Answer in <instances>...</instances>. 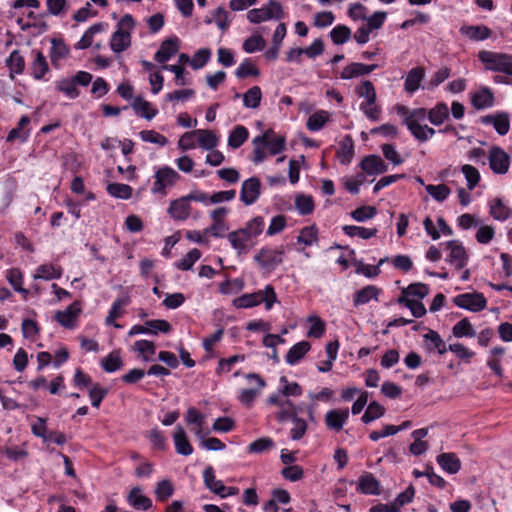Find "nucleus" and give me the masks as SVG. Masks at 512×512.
I'll return each mask as SVG.
<instances>
[{"mask_svg":"<svg viewBox=\"0 0 512 512\" xmlns=\"http://www.w3.org/2000/svg\"><path fill=\"white\" fill-rule=\"evenodd\" d=\"M489 165L495 174H506L510 166V156L500 147H493L488 156Z\"/></svg>","mask_w":512,"mask_h":512,"instance_id":"ddd939ff","label":"nucleus"},{"mask_svg":"<svg viewBox=\"0 0 512 512\" xmlns=\"http://www.w3.org/2000/svg\"><path fill=\"white\" fill-rule=\"evenodd\" d=\"M284 254L283 246L276 249L264 247L254 256V260L261 268L272 271L283 262Z\"/></svg>","mask_w":512,"mask_h":512,"instance_id":"6e6552de","label":"nucleus"},{"mask_svg":"<svg viewBox=\"0 0 512 512\" xmlns=\"http://www.w3.org/2000/svg\"><path fill=\"white\" fill-rule=\"evenodd\" d=\"M460 32L474 41H482L489 38L492 34V31L483 25L477 26H463L460 29Z\"/></svg>","mask_w":512,"mask_h":512,"instance_id":"473e14b6","label":"nucleus"},{"mask_svg":"<svg viewBox=\"0 0 512 512\" xmlns=\"http://www.w3.org/2000/svg\"><path fill=\"white\" fill-rule=\"evenodd\" d=\"M359 97L365 98L369 103L376 102L377 94L373 83L369 80L363 81L355 90Z\"/></svg>","mask_w":512,"mask_h":512,"instance_id":"e2e57ef3","label":"nucleus"},{"mask_svg":"<svg viewBox=\"0 0 512 512\" xmlns=\"http://www.w3.org/2000/svg\"><path fill=\"white\" fill-rule=\"evenodd\" d=\"M262 92L259 86H253L243 94V105L246 108L256 109L260 106Z\"/></svg>","mask_w":512,"mask_h":512,"instance_id":"8fccbe9b","label":"nucleus"},{"mask_svg":"<svg viewBox=\"0 0 512 512\" xmlns=\"http://www.w3.org/2000/svg\"><path fill=\"white\" fill-rule=\"evenodd\" d=\"M69 53L68 47L61 39L53 38L51 40V49H50V60L51 63L56 66L58 62L65 58Z\"/></svg>","mask_w":512,"mask_h":512,"instance_id":"a19ab883","label":"nucleus"},{"mask_svg":"<svg viewBox=\"0 0 512 512\" xmlns=\"http://www.w3.org/2000/svg\"><path fill=\"white\" fill-rule=\"evenodd\" d=\"M295 206L299 214L306 216L314 211V200L310 195L300 194L295 198Z\"/></svg>","mask_w":512,"mask_h":512,"instance_id":"bf43d9fd","label":"nucleus"},{"mask_svg":"<svg viewBox=\"0 0 512 512\" xmlns=\"http://www.w3.org/2000/svg\"><path fill=\"white\" fill-rule=\"evenodd\" d=\"M452 333L457 338L469 337L472 338L476 335V332L467 318H463L458 321L452 328Z\"/></svg>","mask_w":512,"mask_h":512,"instance_id":"864d4df0","label":"nucleus"},{"mask_svg":"<svg viewBox=\"0 0 512 512\" xmlns=\"http://www.w3.org/2000/svg\"><path fill=\"white\" fill-rule=\"evenodd\" d=\"M135 26L130 14L124 15L117 23V29L110 39V48L115 53H122L131 45V31Z\"/></svg>","mask_w":512,"mask_h":512,"instance_id":"f03ea898","label":"nucleus"},{"mask_svg":"<svg viewBox=\"0 0 512 512\" xmlns=\"http://www.w3.org/2000/svg\"><path fill=\"white\" fill-rule=\"evenodd\" d=\"M203 481L207 489L212 493L219 495L221 498H225L226 486L221 480H217L215 477V471L212 466H207L203 472Z\"/></svg>","mask_w":512,"mask_h":512,"instance_id":"412c9836","label":"nucleus"},{"mask_svg":"<svg viewBox=\"0 0 512 512\" xmlns=\"http://www.w3.org/2000/svg\"><path fill=\"white\" fill-rule=\"evenodd\" d=\"M264 227V218L262 216H256L248 221L246 226L241 229L253 240L263 232Z\"/></svg>","mask_w":512,"mask_h":512,"instance_id":"5fc2aeb1","label":"nucleus"},{"mask_svg":"<svg viewBox=\"0 0 512 512\" xmlns=\"http://www.w3.org/2000/svg\"><path fill=\"white\" fill-rule=\"evenodd\" d=\"M300 408L295 406L293 402L289 399L281 402V407L279 412L276 415V418L279 422H285L288 420H293L299 414Z\"/></svg>","mask_w":512,"mask_h":512,"instance_id":"a18cd8bd","label":"nucleus"},{"mask_svg":"<svg viewBox=\"0 0 512 512\" xmlns=\"http://www.w3.org/2000/svg\"><path fill=\"white\" fill-rule=\"evenodd\" d=\"M361 168L369 175L385 173L388 169L386 163L378 155H369L361 161Z\"/></svg>","mask_w":512,"mask_h":512,"instance_id":"4be33fe9","label":"nucleus"},{"mask_svg":"<svg viewBox=\"0 0 512 512\" xmlns=\"http://www.w3.org/2000/svg\"><path fill=\"white\" fill-rule=\"evenodd\" d=\"M378 66L376 64L366 65L363 63L354 62L347 65L341 72L342 79H352L363 75H368L374 71Z\"/></svg>","mask_w":512,"mask_h":512,"instance_id":"b1692460","label":"nucleus"},{"mask_svg":"<svg viewBox=\"0 0 512 512\" xmlns=\"http://www.w3.org/2000/svg\"><path fill=\"white\" fill-rule=\"evenodd\" d=\"M395 109L397 114L403 117L402 123L418 141L426 142L435 135L434 128L422 124L427 116L425 108L410 109L405 105H397Z\"/></svg>","mask_w":512,"mask_h":512,"instance_id":"f257e3e1","label":"nucleus"},{"mask_svg":"<svg viewBox=\"0 0 512 512\" xmlns=\"http://www.w3.org/2000/svg\"><path fill=\"white\" fill-rule=\"evenodd\" d=\"M248 136L249 132L247 128L242 125H237L229 134L228 145L233 149H237L244 144Z\"/></svg>","mask_w":512,"mask_h":512,"instance_id":"49530a36","label":"nucleus"},{"mask_svg":"<svg viewBox=\"0 0 512 512\" xmlns=\"http://www.w3.org/2000/svg\"><path fill=\"white\" fill-rule=\"evenodd\" d=\"M274 446L275 443L271 438L262 437L250 443L247 451L248 453L261 454L272 449Z\"/></svg>","mask_w":512,"mask_h":512,"instance_id":"0e129e2a","label":"nucleus"},{"mask_svg":"<svg viewBox=\"0 0 512 512\" xmlns=\"http://www.w3.org/2000/svg\"><path fill=\"white\" fill-rule=\"evenodd\" d=\"M81 312V309L78 307L77 303H73L68 306L63 311H57L55 314L56 320L66 328H72L74 326V322Z\"/></svg>","mask_w":512,"mask_h":512,"instance_id":"c85d7f7f","label":"nucleus"},{"mask_svg":"<svg viewBox=\"0 0 512 512\" xmlns=\"http://www.w3.org/2000/svg\"><path fill=\"white\" fill-rule=\"evenodd\" d=\"M424 75H425V73H424V70L422 67L412 68L408 72L406 79H405V83H404L405 90L408 93H414L416 90H418L420 87L421 81L424 78Z\"/></svg>","mask_w":512,"mask_h":512,"instance_id":"f704fd0d","label":"nucleus"},{"mask_svg":"<svg viewBox=\"0 0 512 512\" xmlns=\"http://www.w3.org/2000/svg\"><path fill=\"white\" fill-rule=\"evenodd\" d=\"M173 439L175 450L178 454L183 456H189L193 453V447L190 444L186 432L182 426H176Z\"/></svg>","mask_w":512,"mask_h":512,"instance_id":"a878e982","label":"nucleus"},{"mask_svg":"<svg viewBox=\"0 0 512 512\" xmlns=\"http://www.w3.org/2000/svg\"><path fill=\"white\" fill-rule=\"evenodd\" d=\"M132 108L137 115H140L147 120L153 119L158 113V110L153 108L150 102L144 100L141 97H136L134 99Z\"/></svg>","mask_w":512,"mask_h":512,"instance_id":"e433bc0d","label":"nucleus"},{"mask_svg":"<svg viewBox=\"0 0 512 512\" xmlns=\"http://www.w3.org/2000/svg\"><path fill=\"white\" fill-rule=\"evenodd\" d=\"M454 303L460 308L479 312L486 308L487 300L481 293H463L454 298Z\"/></svg>","mask_w":512,"mask_h":512,"instance_id":"9d476101","label":"nucleus"},{"mask_svg":"<svg viewBox=\"0 0 512 512\" xmlns=\"http://www.w3.org/2000/svg\"><path fill=\"white\" fill-rule=\"evenodd\" d=\"M193 133H196L199 147L205 150H212L218 145L219 139L211 130L197 129L193 130Z\"/></svg>","mask_w":512,"mask_h":512,"instance_id":"7c9ffc66","label":"nucleus"},{"mask_svg":"<svg viewBox=\"0 0 512 512\" xmlns=\"http://www.w3.org/2000/svg\"><path fill=\"white\" fill-rule=\"evenodd\" d=\"M30 123V118L26 115L22 116L18 122V126L16 128H13L8 136L7 141L12 142L16 139H20L22 142L26 141L29 133L23 131V128L27 126Z\"/></svg>","mask_w":512,"mask_h":512,"instance_id":"052dcab7","label":"nucleus"},{"mask_svg":"<svg viewBox=\"0 0 512 512\" xmlns=\"http://www.w3.org/2000/svg\"><path fill=\"white\" fill-rule=\"evenodd\" d=\"M171 331V325L168 321L158 319V320H148L145 322V325H134L128 332L129 336H135L138 334H154L156 335L158 332L169 333Z\"/></svg>","mask_w":512,"mask_h":512,"instance_id":"f8f14e48","label":"nucleus"},{"mask_svg":"<svg viewBox=\"0 0 512 512\" xmlns=\"http://www.w3.org/2000/svg\"><path fill=\"white\" fill-rule=\"evenodd\" d=\"M174 493V486L168 479H163L156 484L155 496L160 502L167 501Z\"/></svg>","mask_w":512,"mask_h":512,"instance_id":"13d9d810","label":"nucleus"},{"mask_svg":"<svg viewBox=\"0 0 512 512\" xmlns=\"http://www.w3.org/2000/svg\"><path fill=\"white\" fill-rule=\"evenodd\" d=\"M311 345L308 341H301L293 345L286 354V362L295 365L310 350Z\"/></svg>","mask_w":512,"mask_h":512,"instance_id":"72a5a7b5","label":"nucleus"},{"mask_svg":"<svg viewBox=\"0 0 512 512\" xmlns=\"http://www.w3.org/2000/svg\"><path fill=\"white\" fill-rule=\"evenodd\" d=\"M343 231L346 235L350 237L357 236L361 239H370L374 237L378 232L376 228L370 229L355 225H345L343 226Z\"/></svg>","mask_w":512,"mask_h":512,"instance_id":"3c124183","label":"nucleus"},{"mask_svg":"<svg viewBox=\"0 0 512 512\" xmlns=\"http://www.w3.org/2000/svg\"><path fill=\"white\" fill-rule=\"evenodd\" d=\"M379 488L380 483L372 473L365 472L359 477L357 490L362 494L378 495Z\"/></svg>","mask_w":512,"mask_h":512,"instance_id":"5701e85b","label":"nucleus"},{"mask_svg":"<svg viewBox=\"0 0 512 512\" xmlns=\"http://www.w3.org/2000/svg\"><path fill=\"white\" fill-rule=\"evenodd\" d=\"M379 292H380L379 289L373 285H368V286L358 290L354 294V299H353L354 306L358 307L360 305H364L372 299L377 300Z\"/></svg>","mask_w":512,"mask_h":512,"instance_id":"58836bf2","label":"nucleus"},{"mask_svg":"<svg viewBox=\"0 0 512 512\" xmlns=\"http://www.w3.org/2000/svg\"><path fill=\"white\" fill-rule=\"evenodd\" d=\"M353 155H354L353 140H352L351 136L347 135L340 142V147L337 152V156L342 164L347 165L351 162Z\"/></svg>","mask_w":512,"mask_h":512,"instance_id":"79ce46f5","label":"nucleus"},{"mask_svg":"<svg viewBox=\"0 0 512 512\" xmlns=\"http://www.w3.org/2000/svg\"><path fill=\"white\" fill-rule=\"evenodd\" d=\"M201 257V252L194 248L190 250L180 261H178L175 266L177 269L182 271L190 270L194 263L198 261Z\"/></svg>","mask_w":512,"mask_h":512,"instance_id":"774afa93","label":"nucleus"},{"mask_svg":"<svg viewBox=\"0 0 512 512\" xmlns=\"http://www.w3.org/2000/svg\"><path fill=\"white\" fill-rule=\"evenodd\" d=\"M133 350L138 352L144 361H150L151 356L155 353V345L148 340H138L134 343Z\"/></svg>","mask_w":512,"mask_h":512,"instance_id":"338daca9","label":"nucleus"},{"mask_svg":"<svg viewBox=\"0 0 512 512\" xmlns=\"http://www.w3.org/2000/svg\"><path fill=\"white\" fill-rule=\"evenodd\" d=\"M512 210L506 206L501 199L497 198L490 202V215L498 221L507 220Z\"/></svg>","mask_w":512,"mask_h":512,"instance_id":"37998d69","label":"nucleus"},{"mask_svg":"<svg viewBox=\"0 0 512 512\" xmlns=\"http://www.w3.org/2000/svg\"><path fill=\"white\" fill-rule=\"evenodd\" d=\"M428 120L436 126H439L449 118V109L446 103H437L430 110H426Z\"/></svg>","mask_w":512,"mask_h":512,"instance_id":"c756f323","label":"nucleus"},{"mask_svg":"<svg viewBox=\"0 0 512 512\" xmlns=\"http://www.w3.org/2000/svg\"><path fill=\"white\" fill-rule=\"evenodd\" d=\"M330 114L325 110H319L313 113L307 120L306 127L310 131H319L329 121Z\"/></svg>","mask_w":512,"mask_h":512,"instance_id":"c03bdc74","label":"nucleus"},{"mask_svg":"<svg viewBox=\"0 0 512 512\" xmlns=\"http://www.w3.org/2000/svg\"><path fill=\"white\" fill-rule=\"evenodd\" d=\"M437 463L449 474H455L461 469V461L455 453H441L437 456Z\"/></svg>","mask_w":512,"mask_h":512,"instance_id":"cd10ccee","label":"nucleus"},{"mask_svg":"<svg viewBox=\"0 0 512 512\" xmlns=\"http://www.w3.org/2000/svg\"><path fill=\"white\" fill-rule=\"evenodd\" d=\"M6 66L10 71V78L14 79L15 74H22L25 69V60L19 50H13L6 59Z\"/></svg>","mask_w":512,"mask_h":512,"instance_id":"c9c22d12","label":"nucleus"},{"mask_svg":"<svg viewBox=\"0 0 512 512\" xmlns=\"http://www.w3.org/2000/svg\"><path fill=\"white\" fill-rule=\"evenodd\" d=\"M103 29V23H95L92 26H90L85 31L82 38L75 44V49L83 50L89 48L93 43L94 36L103 31Z\"/></svg>","mask_w":512,"mask_h":512,"instance_id":"ea45409f","label":"nucleus"},{"mask_svg":"<svg viewBox=\"0 0 512 512\" xmlns=\"http://www.w3.org/2000/svg\"><path fill=\"white\" fill-rule=\"evenodd\" d=\"M445 246L449 250L446 261L457 270L463 269L467 265L468 254L462 243L458 240H451L446 242Z\"/></svg>","mask_w":512,"mask_h":512,"instance_id":"1a4fd4ad","label":"nucleus"},{"mask_svg":"<svg viewBox=\"0 0 512 512\" xmlns=\"http://www.w3.org/2000/svg\"><path fill=\"white\" fill-rule=\"evenodd\" d=\"M349 418L348 409L329 410L325 415V424L328 429L340 431Z\"/></svg>","mask_w":512,"mask_h":512,"instance_id":"a211bd4d","label":"nucleus"},{"mask_svg":"<svg viewBox=\"0 0 512 512\" xmlns=\"http://www.w3.org/2000/svg\"><path fill=\"white\" fill-rule=\"evenodd\" d=\"M317 240L318 230L315 225L302 228L297 237V242L304 246H312Z\"/></svg>","mask_w":512,"mask_h":512,"instance_id":"6e6d98bb","label":"nucleus"},{"mask_svg":"<svg viewBox=\"0 0 512 512\" xmlns=\"http://www.w3.org/2000/svg\"><path fill=\"white\" fill-rule=\"evenodd\" d=\"M471 103L477 110L490 108L494 105V95L489 88L484 87L471 95Z\"/></svg>","mask_w":512,"mask_h":512,"instance_id":"bb28decb","label":"nucleus"},{"mask_svg":"<svg viewBox=\"0 0 512 512\" xmlns=\"http://www.w3.org/2000/svg\"><path fill=\"white\" fill-rule=\"evenodd\" d=\"M259 74V69L250 61V59H245L235 71V75L239 79L247 78L249 76L257 77Z\"/></svg>","mask_w":512,"mask_h":512,"instance_id":"69168bd1","label":"nucleus"},{"mask_svg":"<svg viewBox=\"0 0 512 512\" xmlns=\"http://www.w3.org/2000/svg\"><path fill=\"white\" fill-rule=\"evenodd\" d=\"M57 91L65 94L70 99H75L80 95L79 89L76 87L72 77L62 78L55 83Z\"/></svg>","mask_w":512,"mask_h":512,"instance_id":"09e8293b","label":"nucleus"},{"mask_svg":"<svg viewBox=\"0 0 512 512\" xmlns=\"http://www.w3.org/2000/svg\"><path fill=\"white\" fill-rule=\"evenodd\" d=\"M153 178L152 194L166 196L168 190L178 183L181 176L170 166H162L155 171Z\"/></svg>","mask_w":512,"mask_h":512,"instance_id":"423d86ee","label":"nucleus"},{"mask_svg":"<svg viewBox=\"0 0 512 512\" xmlns=\"http://www.w3.org/2000/svg\"><path fill=\"white\" fill-rule=\"evenodd\" d=\"M196 437L201 441L202 447L211 451H219L225 449V444L218 438H205L203 429H195Z\"/></svg>","mask_w":512,"mask_h":512,"instance_id":"4d7b16f0","label":"nucleus"},{"mask_svg":"<svg viewBox=\"0 0 512 512\" xmlns=\"http://www.w3.org/2000/svg\"><path fill=\"white\" fill-rule=\"evenodd\" d=\"M478 58L487 70L512 76V55L483 50L478 53Z\"/></svg>","mask_w":512,"mask_h":512,"instance_id":"39448f33","label":"nucleus"},{"mask_svg":"<svg viewBox=\"0 0 512 512\" xmlns=\"http://www.w3.org/2000/svg\"><path fill=\"white\" fill-rule=\"evenodd\" d=\"M62 267L53 264H42L37 267L34 279L53 280L62 276Z\"/></svg>","mask_w":512,"mask_h":512,"instance_id":"2f4dec72","label":"nucleus"},{"mask_svg":"<svg viewBox=\"0 0 512 512\" xmlns=\"http://www.w3.org/2000/svg\"><path fill=\"white\" fill-rule=\"evenodd\" d=\"M179 50V40L177 37L164 40L159 50L155 53L154 59L158 63H166Z\"/></svg>","mask_w":512,"mask_h":512,"instance_id":"6ab92c4d","label":"nucleus"},{"mask_svg":"<svg viewBox=\"0 0 512 512\" xmlns=\"http://www.w3.org/2000/svg\"><path fill=\"white\" fill-rule=\"evenodd\" d=\"M128 504L136 510L146 511L153 506L152 500L143 495L142 488L139 486L133 487L128 496H127Z\"/></svg>","mask_w":512,"mask_h":512,"instance_id":"aec40b11","label":"nucleus"},{"mask_svg":"<svg viewBox=\"0 0 512 512\" xmlns=\"http://www.w3.org/2000/svg\"><path fill=\"white\" fill-rule=\"evenodd\" d=\"M276 300L274 288L271 285H267L264 290L237 297L233 300V305L236 308H251L264 302L266 309L270 310Z\"/></svg>","mask_w":512,"mask_h":512,"instance_id":"20e7f679","label":"nucleus"},{"mask_svg":"<svg viewBox=\"0 0 512 512\" xmlns=\"http://www.w3.org/2000/svg\"><path fill=\"white\" fill-rule=\"evenodd\" d=\"M481 122L485 125H493L494 129L500 135H506L510 128L509 115L505 112L482 116Z\"/></svg>","mask_w":512,"mask_h":512,"instance_id":"dca6fc26","label":"nucleus"},{"mask_svg":"<svg viewBox=\"0 0 512 512\" xmlns=\"http://www.w3.org/2000/svg\"><path fill=\"white\" fill-rule=\"evenodd\" d=\"M385 413V408L379 404L378 402L376 401H372L366 411L364 412L361 420L365 423V424H368L380 417H382Z\"/></svg>","mask_w":512,"mask_h":512,"instance_id":"680f3d73","label":"nucleus"},{"mask_svg":"<svg viewBox=\"0 0 512 512\" xmlns=\"http://www.w3.org/2000/svg\"><path fill=\"white\" fill-rule=\"evenodd\" d=\"M249 381H254L257 385L256 388L243 389L240 392L239 400L241 403L250 406L258 395L259 391L265 386V381L256 373H249L246 375Z\"/></svg>","mask_w":512,"mask_h":512,"instance_id":"f3484780","label":"nucleus"},{"mask_svg":"<svg viewBox=\"0 0 512 512\" xmlns=\"http://www.w3.org/2000/svg\"><path fill=\"white\" fill-rule=\"evenodd\" d=\"M261 195V182L257 177H251L243 181L240 190V200L244 205L254 204Z\"/></svg>","mask_w":512,"mask_h":512,"instance_id":"9b49d317","label":"nucleus"},{"mask_svg":"<svg viewBox=\"0 0 512 512\" xmlns=\"http://www.w3.org/2000/svg\"><path fill=\"white\" fill-rule=\"evenodd\" d=\"M424 339L427 342V349L429 351L436 350L440 355L448 351V346H446L438 332L429 330L428 333L424 335Z\"/></svg>","mask_w":512,"mask_h":512,"instance_id":"4c0bfd02","label":"nucleus"},{"mask_svg":"<svg viewBox=\"0 0 512 512\" xmlns=\"http://www.w3.org/2000/svg\"><path fill=\"white\" fill-rule=\"evenodd\" d=\"M284 18L281 4L276 0H270L266 6L251 9L247 12L249 22L258 24L268 20H280Z\"/></svg>","mask_w":512,"mask_h":512,"instance_id":"0eeeda50","label":"nucleus"},{"mask_svg":"<svg viewBox=\"0 0 512 512\" xmlns=\"http://www.w3.org/2000/svg\"><path fill=\"white\" fill-rule=\"evenodd\" d=\"M253 149V162L258 164L265 160V150L268 149L271 155H277L282 152L285 148V139L283 137H275L269 139V133L266 132L263 135L257 136L252 141Z\"/></svg>","mask_w":512,"mask_h":512,"instance_id":"7ed1b4c3","label":"nucleus"},{"mask_svg":"<svg viewBox=\"0 0 512 512\" xmlns=\"http://www.w3.org/2000/svg\"><path fill=\"white\" fill-rule=\"evenodd\" d=\"M34 59L30 64L31 75L36 80H41L49 71L48 62L44 54L39 50L32 51Z\"/></svg>","mask_w":512,"mask_h":512,"instance_id":"393cba45","label":"nucleus"},{"mask_svg":"<svg viewBox=\"0 0 512 512\" xmlns=\"http://www.w3.org/2000/svg\"><path fill=\"white\" fill-rule=\"evenodd\" d=\"M123 365L119 350L110 352L105 358L101 360V367L107 373L117 371Z\"/></svg>","mask_w":512,"mask_h":512,"instance_id":"de8ad7c7","label":"nucleus"},{"mask_svg":"<svg viewBox=\"0 0 512 512\" xmlns=\"http://www.w3.org/2000/svg\"><path fill=\"white\" fill-rule=\"evenodd\" d=\"M106 190L112 197L118 199H129L133 192L131 186L123 183H110L107 185Z\"/></svg>","mask_w":512,"mask_h":512,"instance_id":"603ef678","label":"nucleus"},{"mask_svg":"<svg viewBox=\"0 0 512 512\" xmlns=\"http://www.w3.org/2000/svg\"><path fill=\"white\" fill-rule=\"evenodd\" d=\"M227 238L238 254L247 253L252 246V239L241 228L228 233Z\"/></svg>","mask_w":512,"mask_h":512,"instance_id":"2eb2a0df","label":"nucleus"},{"mask_svg":"<svg viewBox=\"0 0 512 512\" xmlns=\"http://www.w3.org/2000/svg\"><path fill=\"white\" fill-rule=\"evenodd\" d=\"M192 212L191 201L187 195L172 200L168 207V214L177 221L187 220Z\"/></svg>","mask_w":512,"mask_h":512,"instance_id":"4468645a","label":"nucleus"}]
</instances>
